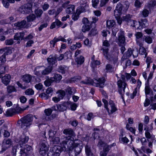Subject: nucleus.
Wrapping results in <instances>:
<instances>
[{
	"instance_id": "9",
	"label": "nucleus",
	"mask_w": 156,
	"mask_h": 156,
	"mask_svg": "<svg viewBox=\"0 0 156 156\" xmlns=\"http://www.w3.org/2000/svg\"><path fill=\"white\" fill-rule=\"evenodd\" d=\"M37 6V4L35 3H29L26 5L22 7L21 12L23 14H28L32 12V8L33 6Z\"/></svg>"
},
{
	"instance_id": "13",
	"label": "nucleus",
	"mask_w": 156,
	"mask_h": 156,
	"mask_svg": "<svg viewBox=\"0 0 156 156\" xmlns=\"http://www.w3.org/2000/svg\"><path fill=\"white\" fill-rule=\"evenodd\" d=\"M27 22L26 20H23L20 22H18L14 24L15 26L16 27L19 29L29 27L31 25L30 23H27L26 25Z\"/></svg>"
},
{
	"instance_id": "26",
	"label": "nucleus",
	"mask_w": 156,
	"mask_h": 156,
	"mask_svg": "<svg viewBox=\"0 0 156 156\" xmlns=\"http://www.w3.org/2000/svg\"><path fill=\"white\" fill-rule=\"evenodd\" d=\"M26 18L27 22H29L34 21L37 18L34 14L32 13L28 16Z\"/></svg>"
},
{
	"instance_id": "4",
	"label": "nucleus",
	"mask_w": 156,
	"mask_h": 156,
	"mask_svg": "<svg viewBox=\"0 0 156 156\" xmlns=\"http://www.w3.org/2000/svg\"><path fill=\"white\" fill-rule=\"evenodd\" d=\"M82 147L79 144H74V141L70 147H68L67 149H69V156H76L81 152Z\"/></svg>"
},
{
	"instance_id": "31",
	"label": "nucleus",
	"mask_w": 156,
	"mask_h": 156,
	"mask_svg": "<svg viewBox=\"0 0 156 156\" xmlns=\"http://www.w3.org/2000/svg\"><path fill=\"white\" fill-rule=\"evenodd\" d=\"M61 24V22L58 20H56L51 24L50 28L51 29H53L55 27L56 25L59 27Z\"/></svg>"
},
{
	"instance_id": "55",
	"label": "nucleus",
	"mask_w": 156,
	"mask_h": 156,
	"mask_svg": "<svg viewBox=\"0 0 156 156\" xmlns=\"http://www.w3.org/2000/svg\"><path fill=\"white\" fill-rule=\"evenodd\" d=\"M25 93L26 95H31L34 94V91L31 89H29L26 90Z\"/></svg>"
},
{
	"instance_id": "36",
	"label": "nucleus",
	"mask_w": 156,
	"mask_h": 156,
	"mask_svg": "<svg viewBox=\"0 0 156 156\" xmlns=\"http://www.w3.org/2000/svg\"><path fill=\"white\" fill-rule=\"evenodd\" d=\"M140 46L139 49V53L142 55H144V57L145 58L147 55V53L146 52V50L145 48L142 46Z\"/></svg>"
},
{
	"instance_id": "18",
	"label": "nucleus",
	"mask_w": 156,
	"mask_h": 156,
	"mask_svg": "<svg viewBox=\"0 0 156 156\" xmlns=\"http://www.w3.org/2000/svg\"><path fill=\"white\" fill-rule=\"evenodd\" d=\"M135 36L136 38V41L137 44L139 45L140 46H142L143 44L141 42V39H140L143 36L142 33L140 32H137Z\"/></svg>"
},
{
	"instance_id": "39",
	"label": "nucleus",
	"mask_w": 156,
	"mask_h": 156,
	"mask_svg": "<svg viewBox=\"0 0 156 156\" xmlns=\"http://www.w3.org/2000/svg\"><path fill=\"white\" fill-rule=\"evenodd\" d=\"M85 5H83L82 6H80L78 8L77 11L79 14H80L81 12H85Z\"/></svg>"
},
{
	"instance_id": "10",
	"label": "nucleus",
	"mask_w": 156,
	"mask_h": 156,
	"mask_svg": "<svg viewBox=\"0 0 156 156\" xmlns=\"http://www.w3.org/2000/svg\"><path fill=\"white\" fill-rule=\"evenodd\" d=\"M69 3L70 2L68 1L65 2L63 4L62 7L64 8H66V11L67 13L72 14L74 12L75 6L73 5H69Z\"/></svg>"
},
{
	"instance_id": "46",
	"label": "nucleus",
	"mask_w": 156,
	"mask_h": 156,
	"mask_svg": "<svg viewBox=\"0 0 156 156\" xmlns=\"http://www.w3.org/2000/svg\"><path fill=\"white\" fill-rule=\"evenodd\" d=\"M65 67L66 66H60L57 69L58 71L62 74H64L66 71Z\"/></svg>"
},
{
	"instance_id": "16",
	"label": "nucleus",
	"mask_w": 156,
	"mask_h": 156,
	"mask_svg": "<svg viewBox=\"0 0 156 156\" xmlns=\"http://www.w3.org/2000/svg\"><path fill=\"white\" fill-rule=\"evenodd\" d=\"M68 107V103L64 102L61 104L57 105V108L58 109V111L63 112L67 109Z\"/></svg>"
},
{
	"instance_id": "47",
	"label": "nucleus",
	"mask_w": 156,
	"mask_h": 156,
	"mask_svg": "<svg viewBox=\"0 0 156 156\" xmlns=\"http://www.w3.org/2000/svg\"><path fill=\"white\" fill-rule=\"evenodd\" d=\"M53 78H54L55 82H57L58 81H59L62 78V76L61 75L58 74H55L53 77H52Z\"/></svg>"
},
{
	"instance_id": "27",
	"label": "nucleus",
	"mask_w": 156,
	"mask_h": 156,
	"mask_svg": "<svg viewBox=\"0 0 156 156\" xmlns=\"http://www.w3.org/2000/svg\"><path fill=\"white\" fill-rule=\"evenodd\" d=\"M115 145L116 144L115 143H113L112 144L109 145H108L106 144L103 147V151L108 153L111 148L113 146H115Z\"/></svg>"
},
{
	"instance_id": "61",
	"label": "nucleus",
	"mask_w": 156,
	"mask_h": 156,
	"mask_svg": "<svg viewBox=\"0 0 156 156\" xmlns=\"http://www.w3.org/2000/svg\"><path fill=\"white\" fill-rule=\"evenodd\" d=\"M44 112L47 115L49 116L52 113V110L51 108L46 109L44 110Z\"/></svg>"
},
{
	"instance_id": "7",
	"label": "nucleus",
	"mask_w": 156,
	"mask_h": 156,
	"mask_svg": "<svg viewBox=\"0 0 156 156\" xmlns=\"http://www.w3.org/2000/svg\"><path fill=\"white\" fill-rule=\"evenodd\" d=\"M66 150H63V148L59 146H55L50 149L48 152V156H59L60 153L62 151H65Z\"/></svg>"
},
{
	"instance_id": "57",
	"label": "nucleus",
	"mask_w": 156,
	"mask_h": 156,
	"mask_svg": "<svg viewBox=\"0 0 156 156\" xmlns=\"http://www.w3.org/2000/svg\"><path fill=\"white\" fill-rule=\"evenodd\" d=\"M92 67L93 68L95 67L97 65L100 64V62L98 60H94L91 62Z\"/></svg>"
},
{
	"instance_id": "25",
	"label": "nucleus",
	"mask_w": 156,
	"mask_h": 156,
	"mask_svg": "<svg viewBox=\"0 0 156 156\" xmlns=\"http://www.w3.org/2000/svg\"><path fill=\"white\" fill-rule=\"evenodd\" d=\"M29 140V138L24 134L22 135L20 137V139L19 141V143L20 144H23L27 142Z\"/></svg>"
},
{
	"instance_id": "21",
	"label": "nucleus",
	"mask_w": 156,
	"mask_h": 156,
	"mask_svg": "<svg viewBox=\"0 0 156 156\" xmlns=\"http://www.w3.org/2000/svg\"><path fill=\"white\" fill-rule=\"evenodd\" d=\"M145 136L146 138L148 139L147 141L149 142L148 146L149 147L152 148V143L153 142V140L150 141L149 139L151 138L152 135H151L150 133L147 130L145 133Z\"/></svg>"
},
{
	"instance_id": "48",
	"label": "nucleus",
	"mask_w": 156,
	"mask_h": 156,
	"mask_svg": "<svg viewBox=\"0 0 156 156\" xmlns=\"http://www.w3.org/2000/svg\"><path fill=\"white\" fill-rule=\"evenodd\" d=\"M39 97H41L42 99L47 100L50 97V96L47 94L43 93L40 94L39 95Z\"/></svg>"
},
{
	"instance_id": "59",
	"label": "nucleus",
	"mask_w": 156,
	"mask_h": 156,
	"mask_svg": "<svg viewBox=\"0 0 156 156\" xmlns=\"http://www.w3.org/2000/svg\"><path fill=\"white\" fill-rule=\"evenodd\" d=\"M145 94L147 97V95L150 94L151 90V88L149 86H146L145 87Z\"/></svg>"
},
{
	"instance_id": "45",
	"label": "nucleus",
	"mask_w": 156,
	"mask_h": 156,
	"mask_svg": "<svg viewBox=\"0 0 156 156\" xmlns=\"http://www.w3.org/2000/svg\"><path fill=\"white\" fill-rule=\"evenodd\" d=\"M137 23H138L136 21L133 20H131L130 21H129V22H128L127 24L128 25H130L131 26H132L135 28L136 27L138 28L137 26H136V25L137 24Z\"/></svg>"
},
{
	"instance_id": "49",
	"label": "nucleus",
	"mask_w": 156,
	"mask_h": 156,
	"mask_svg": "<svg viewBox=\"0 0 156 156\" xmlns=\"http://www.w3.org/2000/svg\"><path fill=\"white\" fill-rule=\"evenodd\" d=\"M58 41L57 38L55 37L50 42V46L52 48L55 47V44Z\"/></svg>"
},
{
	"instance_id": "58",
	"label": "nucleus",
	"mask_w": 156,
	"mask_h": 156,
	"mask_svg": "<svg viewBox=\"0 0 156 156\" xmlns=\"http://www.w3.org/2000/svg\"><path fill=\"white\" fill-rule=\"evenodd\" d=\"M133 53V51L131 48L128 49L127 52H126V58H127L130 57Z\"/></svg>"
},
{
	"instance_id": "35",
	"label": "nucleus",
	"mask_w": 156,
	"mask_h": 156,
	"mask_svg": "<svg viewBox=\"0 0 156 156\" xmlns=\"http://www.w3.org/2000/svg\"><path fill=\"white\" fill-rule=\"evenodd\" d=\"M57 93L58 94V97H59L60 99H62L66 95L65 91L62 90H58Z\"/></svg>"
},
{
	"instance_id": "44",
	"label": "nucleus",
	"mask_w": 156,
	"mask_h": 156,
	"mask_svg": "<svg viewBox=\"0 0 156 156\" xmlns=\"http://www.w3.org/2000/svg\"><path fill=\"white\" fill-rule=\"evenodd\" d=\"M132 15L129 14H128L125 16H124L122 17V20L123 21L126 22L128 23L129 21H130L131 20V18Z\"/></svg>"
},
{
	"instance_id": "63",
	"label": "nucleus",
	"mask_w": 156,
	"mask_h": 156,
	"mask_svg": "<svg viewBox=\"0 0 156 156\" xmlns=\"http://www.w3.org/2000/svg\"><path fill=\"white\" fill-rule=\"evenodd\" d=\"M82 23L83 25H90L91 23L87 18H84L82 20Z\"/></svg>"
},
{
	"instance_id": "30",
	"label": "nucleus",
	"mask_w": 156,
	"mask_h": 156,
	"mask_svg": "<svg viewBox=\"0 0 156 156\" xmlns=\"http://www.w3.org/2000/svg\"><path fill=\"white\" fill-rule=\"evenodd\" d=\"M43 11L41 9H37L35 10L34 13L37 18H39L41 17Z\"/></svg>"
},
{
	"instance_id": "8",
	"label": "nucleus",
	"mask_w": 156,
	"mask_h": 156,
	"mask_svg": "<svg viewBox=\"0 0 156 156\" xmlns=\"http://www.w3.org/2000/svg\"><path fill=\"white\" fill-rule=\"evenodd\" d=\"M105 81V78L104 77H102L98 79H94L91 81L90 83L94 86L103 88Z\"/></svg>"
},
{
	"instance_id": "3",
	"label": "nucleus",
	"mask_w": 156,
	"mask_h": 156,
	"mask_svg": "<svg viewBox=\"0 0 156 156\" xmlns=\"http://www.w3.org/2000/svg\"><path fill=\"white\" fill-rule=\"evenodd\" d=\"M125 76L124 75H121V78L118 80L117 84L118 86V91L121 95L123 101L125 102L124 98L123 96L125 93V88L127 85L125 82Z\"/></svg>"
},
{
	"instance_id": "6",
	"label": "nucleus",
	"mask_w": 156,
	"mask_h": 156,
	"mask_svg": "<svg viewBox=\"0 0 156 156\" xmlns=\"http://www.w3.org/2000/svg\"><path fill=\"white\" fill-rule=\"evenodd\" d=\"M39 127L43 128L44 129V131L41 133L40 135L44 138L45 140H46V137L45 136L46 131L48 132L49 136L50 137H51V138L54 137L56 133V132L50 130L49 126L47 124H40L39 125Z\"/></svg>"
},
{
	"instance_id": "24",
	"label": "nucleus",
	"mask_w": 156,
	"mask_h": 156,
	"mask_svg": "<svg viewBox=\"0 0 156 156\" xmlns=\"http://www.w3.org/2000/svg\"><path fill=\"white\" fill-rule=\"evenodd\" d=\"M52 70V66L51 65L49 66L44 69L41 72V74L43 75H46L50 73Z\"/></svg>"
},
{
	"instance_id": "23",
	"label": "nucleus",
	"mask_w": 156,
	"mask_h": 156,
	"mask_svg": "<svg viewBox=\"0 0 156 156\" xmlns=\"http://www.w3.org/2000/svg\"><path fill=\"white\" fill-rule=\"evenodd\" d=\"M109 105L111 108L110 114H112L117 110L115 105L113 101L110 100L109 102Z\"/></svg>"
},
{
	"instance_id": "1",
	"label": "nucleus",
	"mask_w": 156,
	"mask_h": 156,
	"mask_svg": "<svg viewBox=\"0 0 156 156\" xmlns=\"http://www.w3.org/2000/svg\"><path fill=\"white\" fill-rule=\"evenodd\" d=\"M53 144H59L60 146L63 148V150H66V148L70 147L73 143V141L69 137L62 136L60 138L55 136L52 138L51 140Z\"/></svg>"
},
{
	"instance_id": "12",
	"label": "nucleus",
	"mask_w": 156,
	"mask_h": 156,
	"mask_svg": "<svg viewBox=\"0 0 156 156\" xmlns=\"http://www.w3.org/2000/svg\"><path fill=\"white\" fill-rule=\"evenodd\" d=\"M118 38L117 41L119 46H122V44H124L125 42V39L124 36V32L121 30L118 34Z\"/></svg>"
},
{
	"instance_id": "51",
	"label": "nucleus",
	"mask_w": 156,
	"mask_h": 156,
	"mask_svg": "<svg viewBox=\"0 0 156 156\" xmlns=\"http://www.w3.org/2000/svg\"><path fill=\"white\" fill-rule=\"evenodd\" d=\"M14 43L13 40L12 39H9L6 40L5 41V44L6 45H12Z\"/></svg>"
},
{
	"instance_id": "38",
	"label": "nucleus",
	"mask_w": 156,
	"mask_h": 156,
	"mask_svg": "<svg viewBox=\"0 0 156 156\" xmlns=\"http://www.w3.org/2000/svg\"><path fill=\"white\" fill-rule=\"evenodd\" d=\"M85 149L86 152L87 156H89L93 154L91 151V147L88 144H86L85 147Z\"/></svg>"
},
{
	"instance_id": "60",
	"label": "nucleus",
	"mask_w": 156,
	"mask_h": 156,
	"mask_svg": "<svg viewBox=\"0 0 156 156\" xmlns=\"http://www.w3.org/2000/svg\"><path fill=\"white\" fill-rule=\"evenodd\" d=\"M98 33V31L95 28L92 29L90 31L89 34L91 36H94Z\"/></svg>"
},
{
	"instance_id": "2",
	"label": "nucleus",
	"mask_w": 156,
	"mask_h": 156,
	"mask_svg": "<svg viewBox=\"0 0 156 156\" xmlns=\"http://www.w3.org/2000/svg\"><path fill=\"white\" fill-rule=\"evenodd\" d=\"M33 119V116L32 115L28 114L21 119L18 121V124L19 126H20L21 128L24 129L26 127L30 126L32 124Z\"/></svg>"
},
{
	"instance_id": "32",
	"label": "nucleus",
	"mask_w": 156,
	"mask_h": 156,
	"mask_svg": "<svg viewBox=\"0 0 156 156\" xmlns=\"http://www.w3.org/2000/svg\"><path fill=\"white\" fill-rule=\"evenodd\" d=\"M55 82L54 78H53L52 77H51L50 78H48L44 82L45 85L47 86H49L51 85V84Z\"/></svg>"
},
{
	"instance_id": "37",
	"label": "nucleus",
	"mask_w": 156,
	"mask_h": 156,
	"mask_svg": "<svg viewBox=\"0 0 156 156\" xmlns=\"http://www.w3.org/2000/svg\"><path fill=\"white\" fill-rule=\"evenodd\" d=\"M16 90L13 86H9L7 87V91L8 94H10L12 92H16Z\"/></svg>"
},
{
	"instance_id": "41",
	"label": "nucleus",
	"mask_w": 156,
	"mask_h": 156,
	"mask_svg": "<svg viewBox=\"0 0 156 156\" xmlns=\"http://www.w3.org/2000/svg\"><path fill=\"white\" fill-rule=\"evenodd\" d=\"M149 12L148 10L144 9L140 12V15L142 17H146L148 16Z\"/></svg>"
},
{
	"instance_id": "14",
	"label": "nucleus",
	"mask_w": 156,
	"mask_h": 156,
	"mask_svg": "<svg viewBox=\"0 0 156 156\" xmlns=\"http://www.w3.org/2000/svg\"><path fill=\"white\" fill-rule=\"evenodd\" d=\"M12 141L10 139L4 140L2 144V151H4L9 148L11 145Z\"/></svg>"
},
{
	"instance_id": "5",
	"label": "nucleus",
	"mask_w": 156,
	"mask_h": 156,
	"mask_svg": "<svg viewBox=\"0 0 156 156\" xmlns=\"http://www.w3.org/2000/svg\"><path fill=\"white\" fill-rule=\"evenodd\" d=\"M46 140H41L38 145L39 152L43 156L45 155L48 150L49 146L46 141Z\"/></svg>"
},
{
	"instance_id": "43",
	"label": "nucleus",
	"mask_w": 156,
	"mask_h": 156,
	"mask_svg": "<svg viewBox=\"0 0 156 156\" xmlns=\"http://www.w3.org/2000/svg\"><path fill=\"white\" fill-rule=\"evenodd\" d=\"M103 50V54L106 58L108 59L109 58V54L108 53V48H102L101 49Z\"/></svg>"
},
{
	"instance_id": "64",
	"label": "nucleus",
	"mask_w": 156,
	"mask_h": 156,
	"mask_svg": "<svg viewBox=\"0 0 156 156\" xmlns=\"http://www.w3.org/2000/svg\"><path fill=\"white\" fill-rule=\"evenodd\" d=\"M47 26L48 24L47 23H44L41 25L40 27H38V30L39 31H41L44 28L46 27Z\"/></svg>"
},
{
	"instance_id": "50",
	"label": "nucleus",
	"mask_w": 156,
	"mask_h": 156,
	"mask_svg": "<svg viewBox=\"0 0 156 156\" xmlns=\"http://www.w3.org/2000/svg\"><path fill=\"white\" fill-rule=\"evenodd\" d=\"M123 135L121 136H120V140L121 142L123 143H127L129 141V140L126 137H123Z\"/></svg>"
},
{
	"instance_id": "11",
	"label": "nucleus",
	"mask_w": 156,
	"mask_h": 156,
	"mask_svg": "<svg viewBox=\"0 0 156 156\" xmlns=\"http://www.w3.org/2000/svg\"><path fill=\"white\" fill-rule=\"evenodd\" d=\"M32 150L31 146L28 145L24 146L20 149L21 156H27L31 153Z\"/></svg>"
},
{
	"instance_id": "34",
	"label": "nucleus",
	"mask_w": 156,
	"mask_h": 156,
	"mask_svg": "<svg viewBox=\"0 0 156 156\" xmlns=\"http://www.w3.org/2000/svg\"><path fill=\"white\" fill-rule=\"evenodd\" d=\"M107 27L111 28L115 24V21L113 20H107L106 22Z\"/></svg>"
},
{
	"instance_id": "56",
	"label": "nucleus",
	"mask_w": 156,
	"mask_h": 156,
	"mask_svg": "<svg viewBox=\"0 0 156 156\" xmlns=\"http://www.w3.org/2000/svg\"><path fill=\"white\" fill-rule=\"evenodd\" d=\"M6 60L5 58V54H3L0 57V65L3 64V63L5 62Z\"/></svg>"
},
{
	"instance_id": "29",
	"label": "nucleus",
	"mask_w": 156,
	"mask_h": 156,
	"mask_svg": "<svg viewBox=\"0 0 156 156\" xmlns=\"http://www.w3.org/2000/svg\"><path fill=\"white\" fill-rule=\"evenodd\" d=\"M32 79V76L30 75H26L23 76V80L26 83H29Z\"/></svg>"
},
{
	"instance_id": "33",
	"label": "nucleus",
	"mask_w": 156,
	"mask_h": 156,
	"mask_svg": "<svg viewBox=\"0 0 156 156\" xmlns=\"http://www.w3.org/2000/svg\"><path fill=\"white\" fill-rule=\"evenodd\" d=\"M84 61V58L82 56H80V57H77L75 59V61L77 64L81 65L83 64Z\"/></svg>"
},
{
	"instance_id": "22",
	"label": "nucleus",
	"mask_w": 156,
	"mask_h": 156,
	"mask_svg": "<svg viewBox=\"0 0 156 156\" xmlns=\"http://www.w3.org/2000/svg\"><path fill=\"white\" fill-rule=\"evenodd\" d=\"M57 56L55 55L54 56L50 55L47 58V61L50 64L53 65L56 62Z\"/></svg>"
},
{
	"instance_id": "52",
	"label": "nucleus",
	"mask_w": 156,
	"mask_h": 156,
	"mask_svg": "<svg viewBox=\"0 0 156 156\" xmlns=\"http://www.w3.org/2000/svg\"><path fill=\"white\" fill-rule=\"evenodd\" d=\"M141 25L143 27H145L148 26V24L147 23V20L144 19L141 20Z\"/></svg>"
},
{
	"instance_id": "53",
	"label": "nucleus",
	"mask_w": 156,
	"mask_h": 156,
	"mask_svg": "<svg viewBox=\"0 0 156 156\" xmlns=\"http://www.w3.org/2000/svg\"><path fill=\"white\" fill-rule=\"evenodd\" d=\"M99 2V0H92V6L94 8H97Z\"/></svg>"
},
{
	"instance_id": "54",
	"label": "nucleus",
	"mask_w": 156,
	"mask_h": 156,
	"mask_svg": "<svg viewBox=\"0 0 156 156\" xmlns=\"http://www.w3.org/2000/svg\"><path fill=\"white\" fill-rule=\"evenodd\" d=\"M102 101L104 103L105 108L106 109L108 112L109 113V109L108 107V101L104 99H103Z\"/></svg>"
},
{
	"instance_id": "19",
	"label": "nucleus",
	"mask_w": 156,
	"mask_h": 156,
	"mask_svg": "<svg viewBox=\"0 0 156 156\" xmlns=\"http://www.w3.org/2000/svg\"><path fill=\"white\" fill-rule=\"evenodd\" d=\"M11 76L9 75L6 74L2 77V82L5 85H7L10 82L11 80Z\"/></svg>"
},
{
	"instance_id": "42",
	"label": "nucleus",
	"mask_w": 156,
	"mask_h": 156,
	"mask_svg": "<svg viewBox=\"0 0 156 156\" xmlns=\"http://www.w3.org/2000/svg\"><path fill=\"white\" fill-rule=\"evenodd\" d=\"M156 5V1L155 0H151L149 2L147 5L148 8L149 9L154 7Z\"/></svg>"
},
{
	"instance_id": "28",
	"label": "nucleus",
	"mask_w": 156,
	"mask_h": 156,
	"mask_svg": "<svg viewBox=\"0 0 156 156\" xmlns=\"http://www.w3.org/2000/svg\"><path fill=\"white\" fill-rule=\"evenodd\" d=\"M16 109L13 108H11L6 111V115L7 116H11L13 115L16 113Z\"/></svg>"
},
{
	"instance_id": "15",
	"label": "nucleus",
	"mask_w": 156,
	"mask_h": 156,
	"mask_svg": "<svg viewBox=\"0 0 156 156\" xmlns=\"http://www.w3.org/2000/svg\"><path fill=\"white\" fill-rule=\"evenodd\" d=\"M123 9L122 4L120 3H118L117 5L116 9L114 11V14L115 16H120L122 13V11Z\"/></svg>"
},
{
	"instance_id": "62",
	"label": "nucleus",
	"mask_w": 156,
	"mask_h": 156,
	"mask_svg": "<svg viewBox=\"0 0 156 156\" xmlns=\"http://www.w3.org/2000/svg\"><path fill=\"white\" fill-rule=\"evenodd\" d=\"M94 115L92 112L89 113L87 116V119L88 121H90L91 119L94 118Z\"/></svg>"
},
{
	"instance_id": "20",
	"label": "nucleus",
	"mask_w": 156,
	"mask_h": 156,
	"mask_svg": "<svg viewBox=\"0 0 156 156\" xmlns=\"http://www.w3.org/2000/svg\"><path fill=\"white\" fill-rule=\"evenodd\" d=\"M24 32L16 33L14 36V39L17 41L24 40Z\"/></svg>"
},
{
	"instance_id": "17",
	"label": "nucleus",
	"mask_w": 156,
	"mask_h": 156,
	"mask_svg": "<svg viewBox=\"0 0 156 156\" xmlns=\"http://www.w3.org/2000/svg\"><path fill=\"white\" fill-rule=\"evenodd\" d=\"M63 133L69 137L74 136H75V134L71 129H65L63 131Z\"/></svg>"
},
{
	"instance_id": "40",
	"label": "nucleus",
	"mask_w": 156,
	"mask_h": 156,
	"mask_svg": "<svg viewBox=\"0 0 156 156\" xmlns=\"http://www.w3.org/2000/svg\"><path fill=\"white\" fill-rule=\"evenodd\" d=\"M90 28V25H83V26L81 30L83 32H85L86 31H88Z\"/></svg>"
}]
</instances>
